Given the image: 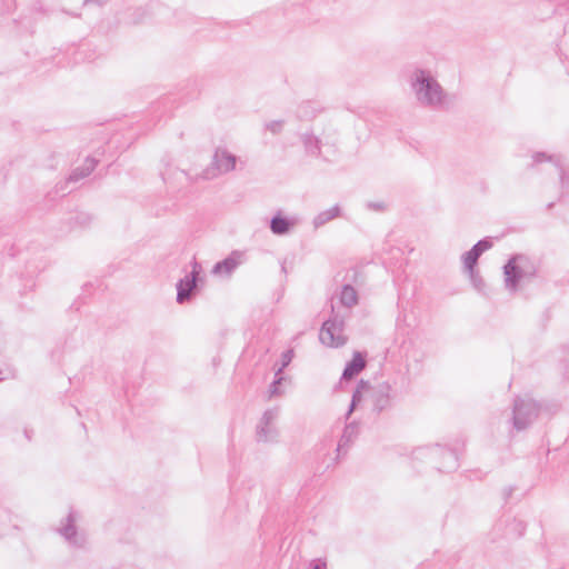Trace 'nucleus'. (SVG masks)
<instances>
[{
    "label": "nucleus",
    "instance_id": "1",
    "mask_svg": "<svg viewBox=\"0 0 569 569\" xmlns=\"http://www.w3.org/2000/svg\"><path fill=\"white\" fill-rule=\"evenodd\" d=\"M407 82L420 106L433 110L443 106L447 93L430 70L419 67L409 69L407 71Z\"/></svg>",
    "mask_w": 569,
    "mask_h": 569
},
{
    "label": "nucleus",
    "instance_id": "2",
    "mask_svg": "<svg viewBox=\"0 0 569 569\" xmlns=\"http://www.w3.org/2000/svg\"><path fill=\"white\" fill-rule=\"evenodd\" d=\"M538 273L537 262L527 254H512L503 266L505 287L516 292L521 281H530Z\"/></svg>",
    "mask_w": 569,
    "mask_h": 569
},
{
    "label": "nucleus",
    "instance_id": "3",
    "mask_svg": "<svg viewBox=\"0 0 569 569\" xmlns=\"http://www.w3.org/2000/svg\"><path fill=\"white\" fill-rule=\"evenodd\" d=\"M542 411V403L529 397H515L510 422L520 432L528 429Z\"/></svg>",
    "mask_w": 569,
    "mask_h": 569
},
{
    "label": "nucleus",
    "instance_id": "4",
    "mask_svg": "<svg viewBox=\"0 0 569 569\" xmlns=\"http://www.w3.org/2000/svg\"><path fill=\"white\" fill-rule=\"evenodd\" d=\"M413 453L417 459H427L435 463L441 472H451L459 467L456 451L438 443L418 448Z\"/></svg>",
    "mask_w": 569,
    "mask_h": 569
},
{
    "label": "nucleus",
    "instance_id": "5",
    "mask_svg": "<svg viewBox=\"0 0 569 569\" xmlns=\"http://www.w3.org/2000/svg\"><path fill=\"white\" fill-rule=\"evenodd\" d=\"M345 320L342 317L335 313L333 306L331 307V317L323 321L320 331V342L329 348H340L346 345L347 337L343 336Z\"/></svg>",
    "mask_w": 569,
    "mask_h": 569
},
{
    "label": "nucleus",
    "instance_id": "6",
    "mask_svg": "<svg viewBox=\"0 0 569 569\" xmlns=\"http://www.w3.org/2000/svg\"><path fill=\"white\" fill-rule=\"evenodd\" d=\"M281 9L283 16L295 23L311 26L319 22V18L312 13L315 9L312 1L286 0Z\"/></svg>",
    "mask_w": 569,
    "mask_h": 569
},
{
    "label": "nucleus",
    "instance_id": "7",
    "mask_svg": "<svg viewBox=\"0 0 569 569\" xmlns=\"http://www.w3.org/2000/svg\"><path fill=\"white\" fill-rule=\"evenodd\" d=\"M237 160V156L227 149H217L212 157L211 167L207 168L203 172L204 178L211 179L218 174L232 171L236 168Z\"/></svg>",
    "mask_w": 569,
    "mask_h": 569
},
{
    "label": "nucleus",
    "instance_id": "8",
    "mask_svg": "<svg viewBox=\"0 0 569 569\" xmlns=\"http://www.w3.org/2000/svg\"><path fill=\"white\" fill-rule=\"evenodd\" d=\"M392 391V386L387 381L378 383L372 388L370 399L372 403V411L376 415H380L381 412L391 409Z\"/></svg>",
    "mask_w": 569,
    "mask_h": 569
},
{
    "label": "nucleus",
    "instance_id": "9",
    "mask_svg": "<svg viewBox=\"0 0 569 569\" xmlns=\"http://www.w3.org/2000/svg\"><path fill=\"white\" fill-rule=\"evenodd\" d=\"M77 513L70 510L68 516L61 522V527L58 529L59 533L71 545L82 547L84 539L78 535L77 531Z\"/></svg>",
    "mask_w": 569,
    "mask_h": 569
},
{
    "label": "nucleus",
    "instance_id": "10",
    "mask_svg": "<svg viewBox=\"0 0 569 569\" xmlns=\"http://www.w3.org/2000/svg\"><path fill=\"white\" fill-rule=\"evenodd\" d=\"M198 271L196 266L193 270L180 279L177 283V302L184 303L189 301L197 290Z\"/></svg>",
    "mask_w": 569,
    "mask_h": 569
},
{
    "label": "nucleus",
    "instance_id": "11",
    "mask_svg": "<svg viewBox=\"0 0 569 569\" xmlns=\"http://www.w3.org/2000/svg\"><path fill=\"white\" fill-rule=\"evenodd\" d=\"M533 163H540L542 161H550L557 169L559 174L560 184L563 190H569V172H567L562 166V159L560 156L547 154L546 152H536L532 156Z\"/></svg>",
    "mask_w": 569,
    "mask_h": 569
},
{
    "label": "nucleus",
    "instance_id": "12",
    "mask_svg": "<svg viewBox=\"0 0 569 569\" xmlns=\"http://www.w3.org/2000/svg\"><path fill=\"white\" fill-rule=\"evenodd\" d=\"M367 353L361 351H355L350 361L346 363V367L341 375L340 383L343 381L352 380L357 377L367 366L366 360Z\"/></svg>",
    "mask_w": 569,
    "mask_h": 569
},
{
    "label": "nucleus",
    "instance_id": "13",
    "mask_svg": "<svg viewBox=\"0 0 569 569\" xmlns=\"http://www.w3.org/2000/svg\"><path fill=\"white\" fill-rule=\"evenodd\" d=\"M243 252L234 250L227 258L218 261L213 268L212 273L218 276L229 277L236 268L242 263Z\"/></svg>",
    "mask_w": 569,
    "mask_h": 569
},
{
    "label": "nucleus",
    "instance_id": "14",
    "mask_svg": "<svg viewBox=\"0 0 569 569\" xmlns=\"http://www.w3.org/2000/svg\"><path fill=\"white\" fill-rule=\"evenodd\" d=\"M297 221L295 218H289L282 214V211H277L270 219V230L276 236L288 234L296 226Z\"/></svg>",
    "mask_w": 569,
    "mask_h": 569
},
{
    "label": "nucleus",
    "instance_id": "15",
    "mask_svg": "<svg viewBox=\"0 0 569 569\" xmlns=\"http://www.w3.org/2000/svg\"><path fill=\"white\" fill-rule=\"evenodd\" d=\"M359 431L360 426L357 421L346 423L343 432L337 446L338 456L336 459L339 458V453L341 450H347L350 447V445L355 441V439H357Z\"/></svg>",
    "mask_w": 569,
    "mask_h": 569
},
{
    "label": "nucleus",
    "instance_id": "16",
    "mask_svg": "<svg viewBox=\"0 0 569 569\" xmlns=\"http://www.w3.org/2000/svg\"><path fill=\"white\" fill-rule=\"evenodd\" d=\"M98 161L94 158L88 157L83 164L73 169L72 172L69 174L67 183L68 182H78L81 179L88 177L97 167Z\"/></svg>",
    "mask_w": 569,
    "mask_h": 569
},
{
    "label": "nucleus",
    "instance_id": "17",
    "mask_svg": "<svg viewBox=\"0 0 569 569\" xmlns=\"http://www.w3.org/2000/svg\"><path fill=\"white\" fill-rule=\"evenodd\" d=\"M526 528L527 525L518 518L506 520L503 537L508 540L518 539L523 536Z\"/></svg>",
    "mask_w": 569,
    "mask_h": 569
},
{
    "label": "nucleus",
    "instance_id": "18",
    "mask_svg": "<svg viewBox=\"0 0 569 569\" xmlns=\"http://www.w3.org/2000/svg\"><path fill=\"white\" fill-rule=\"evenodd\" d=\"M301 140L308 154L315 157L320 156L321 141L318 137L313 136L312 133H303L301 136Z\"/></svg>",
    "mask_w": 569,
    "mask_h": 569
},
{
    "label": "nucleus",
    "instance_id": "19",
    "mask_svg": "<svg viewBox=\"0 0 569 569\" xmlns=\"http://www.w3.org/2000/svg\"><path fill=\"white\" fill-rule=\"evenodd\" d=\"M340 302L347 308H351L358 302V293L351 284H345L340 292Z\"/></svg>",
    "mask_w": 569,
    "mask_h": 569
},
{
    "label": "nucleus",
    "instance_id": "20",
    "mask_svg": "<svg viewBox=\"0 0 569 569\" xmlns=\"http://www.w3.org/2000/svg\"><path fill=\"white\" fill-rule=\"evenodd\" d=\"M340 214V208L338 204L333 206L330 209H327L325 211H321L315 219H313V226L316 228H319L330 220L337 218Z\"/></svg>",
    "mask_w": 569,
    "mask_h": 569
},
{
    "label": "nucleus",
    "instance_id": "21",
    "mask_svg": "<svg viewBox=\"0 0 569 569\" xmlns=\"http://www.w3.org/2000/svg\"><path fill=\"white\" fill-rule=\"evenodd\" d=\"M318 113V109L315 107L313 102L306 101L302 102L297 110V116L301 120H310L315 118Z\"/></svg>",
    "mask_w": 569,
    "mask_h": 569
},
{
    "label": "nucleus",
    "instance_id": "22",
    "mask_svg": "<svg viewBox=\"0 0 569 569\" xmlns=\"http://www.w3.org/2000/svg\"><path fill=\"white\" fill-rule=\"evenodd\" d=\"M278 409H268L263 412L259 422V433L262 437L266 435V426L273 425V421L278 418Z\"/></svg>",
    "mask_w": 569,
    "mask_h": 569
},
{
    "label": "nucleus",
    "instance_id": "23",
    "mask_svg": "<svg viewBox=\"0 0 569 569\" xmlns=\"http://www.w3.org/2000/svg\"><path fill=\"white\" fill-rule=\"evenodd\" d=\"M479 258L480 257L476 252H473L471 249L466 251L461 256V260L463 263V271L466 272V271H472V270L477 269Z\"/></svg>",
    "mask_w": 569,
    "mask_h": 569
},
{
    "label": "nucleus",
    "instance_id": "24",
    "mask_svg": "<svg viewBox=\"0 0 569 569\" xmlns=\"http://www.w3.org/2000/svg\"><path fill=\"white\" fill-rule=\"evenodd\" d=\"M466 273L468 274L473 288L478 292H483L486 282H485L483 278L480 276L479 270L475 269L472 271H466Z\"/></svg>",
    "mask_w": 569,
    "mask_h": 569
},
{
    "label": "nucleus",
    "instance_id": "25",
    "mask_svg": "<svg viewBox=\"0 0 569 569\" xmlns=\"http://www.w3.org/2000/svg\"><path fill=\"white\" fill-rule=\"evenodd\" d=\"M369 388H370L369 381H366V380L361 379L358 382L355 391L352 392V397H351V400L353 401V406H358L361 402V400H362V391L363 390H368Z\"/></svg>",
    "mask_w": 569,
    "mask_h": 569
},
{
    "label": "nucleus",
    "instance_id": "26",
    "mask_svg": "<svg viewBox=\"0 0 569 569\" xmlns=\"http://www.w3.org/2000/svg\"><path fill=\"white\" fill-rule=\"evenodd\" d=\"M277 437H278V430L276 429V427L273 425L266 426V435L263 437L259 433V425L257 426V440L258 441H264V442L274 441L277 439Z\"/></svg>",
    "mask_w": 569,
    "mask_h": 569
},
{
    "label": "nucleus",
    "instance_id": "27",
    "mask_svg": "<svg viewBox=\"0 0 569 569\" xmlns=\"http://www.w3.org/2000/svg\"><path fill=\"white\" fill-rule=\"evenodd\" d=\"M492 247L490 238H483L471 247V250L479 257Z\"/></svg>",
    "mask_w": 569,
    "mask_h": 569
},
{
    "label": "nucleus",
    "instance_id": "28",
    "mask_svg": "<svg viewBox=\"0 0 569 569\" xmlns=\"http://www.w3.org/2000/svg\"><path fill=\"white\" fill-rule=\"evenodd\" d=\"M293 358V350H287L284 351L282 355H281V367L276 371V377H278L279 375H281V372L283 371V369L289 366V363L291 362Z\"/></svg>",
    "mask_w": 569,
    "mask_h": 569
},
{
    "label": "nucleus",
    "instance_id": "29",
    "mask_svg": "<svg viewBox=\"0 0 569 569\" xmlns=\"http://www.w3.org/2000/svg\"><path fill=\"white\" fill-rule=\"evenodd\" d=\"M91 219H92L91 216L86 212H78L74 217H72L74 224L79 226V227L88 226L90 223Z\"/></svg>",
    "mask_w": 569,
    "mask_h": 569
},
{
    "label": "nucleus",
    "instance_id": "30",
    "mask_svg": "<svg viewBox=\"0 0 569 569\" xmlns=\"http://www.w3.org/2000/svg\"><path fill=\"white\" fill-rule=\"evenodd\" d=\"M283 120H273L266 123V129L271 131L273 134H278L282 131Z\"/></svg>",
    "mask_w": 569,
    "mask_h": 569
},
{
    "label": "nucleus",
    "instance_id": "31",
    "mask_svg": "<svg viewBox=\"0 0 569 569\" xmlns=\"http://www.w3.org/2000/svg\"><path fill=\"white\" fill-rule=\"evenodd\" d=\"M282 377L279 375L278 377H276V379L273 380V382L270 385V396L273 397V396H278L280 393L279 391V385L281 383L282 381Z\"/></svg>",
    "mask_w": 569,
    "mask_h": 569
},
{
    "label": "nucleus",
    "instance_id": "32",
    "mask_svg": "<svg viewBox=\"0 0 569 569\" xmlns=\"http://www.w3.org/2000/svg\"><path fill=\"white\" fill-rule=\"evenodd\" d=\"M368 208L376 210V211H382L385 210V203L383 202H368Z\"/></svg>",
    "mask_w": 569,
    "mask_h": 569
},
{
    "label": "nucleus",
    "instance_id": "33",
    "mask_svg": "<svg viewBox=\"0 0 569 569\" xmlns=\"http://www.w3.org/2000/svg\"><path fill=\"white\" fill-rule=\"evenodd\" d=\"M310 569H327V563L323 561H315L311 563Z\"/></svg>",
    "mask_w": 569,
    "mask_h": 569
},
{
    "label": "nucleus",
    "instance_id": "34",
    "mask_svg": "<svg viewBox=\"0 0 569 569\" xmlns=\"http://www.w3.org/2000/svg\"><path fill=\"white\" fill-rule=\"evenodd\" d=\"M356 408H357V406H353V401L351 400L350 405H349V408H348V411L345 415V419L346 420H348L350 418V416L352 415V412L355 411Z\"/></svg>",
    "mask_w": 569,
    "mask_h": 569
},
{
    "label": "nucleus",
    "instance_id": "35",
    "mask_svg": "<svg viewBox=\"0 0 569 569\" xmlns=\"http://www.w3.org/2000/svg\"><path fill=\"white\" fill-rule=\"evenodd\" d=\"M14 377V372L10 370V372L8 375H3L2 370H0V382L3 381L4 379H8V378H13Z\"/></svg>",
    "mask_w": 569,
    "mask_h": 569
},
{
    "label": "nucleus",
    "instance_id": "36",
    "mask_svg": "<svg viewBox=\"0 0 569 569\" xmlns=\"http://www.w3.org/2000/svg\"><path fill=\"white\" fill-rule=\"evenodd\" d=\"M512 492H513V488H512V487H508V488H506V489L503 490V497H505V499H506V500H508V499L511 497Z\"/></svg>",
    "mask_w": 569,
    "mask_h": 569
},
{
    "label": "nucleus",
    "instance_id": "37",
    "mask_svg": "<svg viewBox=\"0 0 569 569\" xmlns=\"http://www.w3.org/2000/svg\"><path fill=\"white\" fill-rule=\"evenodd\" d=\"M107 0H86V2H94L99 6L103 4Z\"/></svg>",
    "mask_w": 569,
    "mask_h": 569
},
{
    "label": "nucleus",
    "instance_id": "38",
    "mask_svg": "<svg viewBox=\"0 0 569 569\" xmlns=\"http://www.w3.org/2000/svg\"><path fill=\"white\" fill-rule=\"evenodd\" d=\"M281 271L283 273H287V268H286V262L284 261L281 263Z\"/></svg>",
    "mask_w": 569,
    "mask_h": 569
},
{
    "label": "nucleus",
    "instance_id": "39",
    "mask_svg": "<svg viewBox=\"0 0 569 569\" xmlns=\"http://www.w3.org/2000/svg\"><path fill=\"white\" fill-rule=\"evenodd\" d=\"M24 433H26V437H27L28 439H30V433H29V431H28V430H26V431H24Z\"/></svg>",
    "mask_w": 569,
    "mask_h": 569
},
{
    "label": "nucleus",
    "instance_id": "40",
    "mask_svg": "<svg viewBox=\"0 0 569 569\" xmlns=\"http://www.w3.org/2000/svg\"><path fill=\"white\" fill-rule=\"evenodd\" d=\"M502 526V522L498 523L497 530H500V527Z\"/></svg>",
    "mask_w": 569,
    "mask_h": 569
},
{
    "label": "nucleus",
    "instance_id": "41",
    "mask_svg": "<svg viewBox=\"0 0 569 569\" xmlns=\"http://www.w3.org/2000/svg\"><path fill=\"white\" fill-rule=\"evenodd\" d=\"M502 526V522L498 523L497 530H500V527Z\"/></svg>",
    "mask_w": 569,
    "mask_h": 569
},
{
    "label": "nucleus",
    "instance_id": "42",
    "mask_svg": "<svg viewBox=\"0 0 569 569\" xmlns=\"http://www.w3.org/2000/svg\"><path fill=\"white\" fill-rule=\"evenodd\" d=\"M502 526V522L498 523L497 530H500V527Z\"/></svg>",
    "mask_w": 569,
    "mask_h": 569
}]
</instances>
